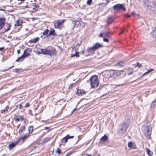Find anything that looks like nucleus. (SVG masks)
<instances>
[{
    "mask_svg": "<svg viewBox=\"0 0 156 156\" xmlns=\"http://www.w3.org/2000/svg\"><path fill=\"white\" fill-rule=\"evenodd\" d=\"M105 0L106 1H107V4L108 3L110 2V1H109V0Z\"/></svg>",
    "mask_w": 156,
    "mask_h": 156,
    "instance_id": "55",
    "label": "nucleus"
},
{
    "mask_svg": "<svg viewBox=\"0 0 156 156\" xmlns=\"http://www.w3.org/2000/svg\"><path fill=\"white\" fill-rule=\"evenodd\" d=\"M156 105L155 100L154 101L151 103V106L152 108H154Z\"/></svg>",
    "mask_w": 156,
    "mask_h": 156,
    "instance_id": "34",
    "label": "nucleus"
},
{
    "mask_svg": "<svg viewBox=\"0 0 156 156\" xmlns=\"http://www.w3.org/2000/svg\"><path fill=\"white\" fill-rule=\"evenodd\" d=\"M19 142H18V141L17 142H16V143H12L11 144H9L8 148L10 150H12V148L14 147Z\"/></svg>",
    "mask_w": 156,
    "mask_h": 156,
    "instance_id": "19",
    "label": "nucleus"
},
{
    "mask_svg": "<svg viewBox=\"0 0 156 156\" xmlns=\"http://www.w3.org/2000/svg\"><path fill=\"white\" fill-rule=\"evenodd\" d=\"M71 20L75 27H79L80 26V21L79 20H73V19H72Z\"/></svg>",
    "mask_w": 156,
    "mask_h": 156,
    "instance_id": "11",
    "label": "nucleus"
},
{
    "mask_svg": "<svg viewBox=\"0 0 156 156\" xmlns=\"http://www.w3.org/2000/svg\"><path fill=\"white\" fill-rule=\"evenodd\" d=\"M113 21V20H112V18L111 17H108L107 21V23H112Z\"/></svg>",
    "mask_w": 156,
    "mask_h": 156,
    "instance_id": "32",
    "label": "nucleus"
},
{
    "mask_svg": "<svg viewBox=\"0 0 156 156\" xmlns=\"http://www.w3.org/2000/svg\"><path fill=\"white\" fill-rule=\"evenodd\" d=\"M48 30L47 29L43 33V35H41V37L43 38H44L46 37H47V35H48Z\"/></svg>",
    "mask_w": 156,
    "mask_h": 156,
    "instance_id": "18",
    "label": "nucleus"
},
{
    "mask_svg": "<svg viewBox=\"0 0 156 156\" xmlns=\"http://www.w3.org/2000/svg\"><path fill=\"white\" fill-rule=\"evenodd\" d=\"M108 139V136L105 135L100 139V142L101 143H103L104 142H106Z\"/></svg>",
    "mask_w": 156,
    "mask_h": 156,
    "instance_id": "17",
    "label": "nucleus"
},
{
    "mask_svg": "<svg viewBox=\"0 0 156 156\" xmlns=\"http://www.w3.org/2000/svg\"><path fill=\"white\" fill-rule=\"evenodd\" d=\"M15 119L16 122L20 121H22L23 120V117L21 115H19L16 116L15 118Z\"/></svg>",
    "mask_w": 156,
    "mask_h": 156,
    "instance_id": "16",
    "label": "nucleus"
},
{
    "mask_svg": "<svg viewBox=\"0 0 156 156\" xmlns=\"http://www.w3.org/2000/svg\"><path fill=\"white\" fill-rule=\"evenodd\" d=\"M39 40V38L38 37H36L35 38L31 39L30 41V42L31 43H36L38 42Z\"/></svg>",
    "mask_w": 156,
    "mask_h": 156,
    "instance_id": "22",
    "label": "nucleus"
},
{
    "mask_svg": "<svg viewBox=\"0 0 156 156\" xmlns=\"http://www.w3.org/2000/svg\"><path fill=\"white\" fill-rule=\"evenodd\" d=\"M151 34L156 38V27L155 28L154 30L151 32Z\"/></svg>",
    "mask_w": 156,
    "mask_h": 156,
    "instance_id": "28",
    "label": "nucleus"
},
{
    "mask_svg": "<svg viewBox=\"0 0 156 156\" xmlns=\"http://www.w3.org/2000/svg\"><path fill=\"white\" fill-rule=\"evenodd\" d=\"M66 136H68L67 137L68 139H72L74 138V136H70L69 135H67Z\"/></svg>",
    "mask_w": 156,
    "mask_h": 156,
    "instance_id": "43",
    "label": "nucleus"
},
{
    "mask_svg": "<svg viewBox=\"0 0 156 156\" xmlns=\"http://www.w3.org/2000/svg\"><path fill=\"white\" fill-rule=\"evenodd\" d=\"M95 50L94 49L93 47L88 48L87 50V51L88 53L92 52L93 51H95Z\"/></svg>",
    "mask_w": 156,
    "mask_h": 156,
    "instance_id": "27",
    "label": "nucleus"
},
{
    "mask_svg": "<svg viewBox=\"0 0 156 156\" xmlns=\"http://www.w3.org/2000/svg\"><path fill=\"white\" fill-rule=\"evenodd\" d=\"M31 51V50L30 48H27L24 50L23 55H24L25 57H26L30 55V52Z\"/></svg>",
    "mask_w": 156,
    "mask_h": 156,
    "instance_id": "8",
    "label": "nucleus"
},
{
    "mask_svg": "<svg viewBox=\"0 0 156 156\" xmlns=\"http://www.w3.org/2000/svg\"><path fill=\"white\" fill-rule=\"evenodd\" d=\"M65 20H58L54 23V26L55 28L59 29L61 28L63 23L65 21Z\"/></svg>",
    "mask_w": 156,
    "mask_h": 156,
    "instance_id": "5",
    "label": "nucleus"
},
{
    "mask_svg": "<svg viewBox=\"0 0 156 156\" xmlns=\"http://www.w3.org/2000/svg\"><path fill=\"white\" fill-rule=\"evenodd\" d=\"M128 147L129 148H131L133 146V143L132 142H129L128 143Z\"/></svg>",
    "mask_w": 156,
    "mask_h": 156,
    "instance_id": "37",
    "label": "nucleus"
},
{
    "mask_svg": "<svg viewBox=\"0 0 156 156\" xmlns=\"http://www.w3.org/2000/svg\"><path fill=\"white\" fill-rule=\"evenodd\" d=\"M136 64H137V65H136V66H139V67H141V64H140L138 62H137Z\"/></svg>",
    "mask_w": 156,
    "mask_h": 156,
    "instance_id": "51",
    "label": "nucleus"
},
{
    "mask_svg": "<svg viewBox=\"0 0 156 156\" xmlns=\"http://www.w3.org/2000/svg\"><path fill=\"white\" fill-rule=\"evenodd\" d=\"M50 138L49 137L45 138L44 140V142H47L50 140Z\"/></svg>",
    "mask_w": 156,
    "mask_h": 156,
    "instance_id": "39",
    "label": "nucleus"
},
{
    "mask_svg": "<svg viewBox=\"0 0 156 156\" xmlns=\"http://www.w3.org/2000/svg\"><path fill=\"white\" fill-rule=\"evenodd\" d=\"M113 9L114 10H125V5L124 4H118L113 7Z\"/></svg>",
    "mask_w": 156,
    "mask_h": 156,
    "instance_id": "4",
    "label": "nucleus"
},
{
    "mask_svg": "<svg viewBox=\"0 0 156 156\" xmlns=\"http://www.w3.org/2000/svg\"><path fill=\"white\" fill-rule=\"evenodd\" d=\"M124 65V63L123 62H120L117 63L116 64V66H119V67L123 66Z\"/></svg>",
    "mask_w": 156,
    "mask_h": 156,
    "instance_id": "30",
    "label": "nucleus"
},
{
    "mask_svg": "<svg viewBox=\"0 0 156 156\" xmlns=\"http://www.w3.org/2000/svg\"><path fill=\"white\" fill-rule=\"evenodd\" d=\"M17 52L18 54H20V49L18 50L17 51Z\"/></svg>",
    "mask_w": 156,
    "mask_h": 156,
    "instance_id": "54",
    "label": "nucleus"
},
{
    "mask_svg": "<svg viewBox=\"0 0 156 156\" xmlns=\"http://www.w3.org/2000/svg\"><path fill=\"white\" fill-rule=\"evenodd\" d=\"M101 92L102 93L103 95H106L107 94V89L106 88H103L101 90Z\"/></svg>",
    "mask_w": 156,
    "mask_h": 156,
    "instance_id": "25",
    "label": "nucleus"
},
{
    "mask_svg": "<svg viewBox=\"0 0 156 156\" xmlns=\"http://www.w3.org/2000/svg\"><path fill=\"white\" fill-rule=\"evenodd\" d=\"M29 106H30L29 104V103H27L25 105V107L27 108V107H29Z\"/></svg>",
    "mask_w": 156,
    "mask_h": 156,
    "instance_id": "50",
    "label": "nucleus"
},
{
    "mask_svg": "<svg viewBox=\"0 0 156 156\" xmlns=\"http://www.w3.org/2000/svg\"><path fill=\"white\" fill-rule=\"evenodd\" d=\"M147 124V139H150L151 134L152 127L150 124Z\"/></svg>",
    "mask_w": 156,
    "mask_h": 156,
    "instance_id": "3",
    "label": "nucleus"
},
{
    "mask_svg": "<svg viewBox=\"0 0 156 156\" xmlns=\"http://www.w3.org/2000/svg\"><path fill=\"white\" fill-rule=\"evenodd\" d=\"M129 124L128 123H124L121 129V130H123L124 134L126 132L127 128H128Z\"/></svg>",
    "mask_w": 156,
    "mask_h": 156,
    "instance_id": "10",
    "label": "nucleus"
},
{
    "mask_svg": "<svg viewBox=\"0 0 156 156\" xmlns=\"http://www.w3.org/2000/svg\"><path fill=\"white\" fill-rule=\"evenodd\" d=\"M92 0H87V4L88 5H90L92 2Z\"/></svg>",
    "mask_w": 156,
    "mask_h": 156,
    "instance_id": "42",
    "label": "nucleus"
},
{
    "mask_svg": "<svg viewBox=\"0 0 156 156\" xmlns=\"http://www.w3.org/2000/svg\"><path fill=\"white\" fill-rule=\"evenodd\" d=\"M82 138V137L80 136H79L78 137V140L76 142V143H77Z\"/></svg>",
    "mask_w": 156,
    "mask_h": 156,
    "instance_id": "47",
    "label": "nucleus"
},
{
    "mask_svg": "<svg viewBox=\"0 0 156 156\" xmlns=\"http://www.w3.org/2000/svg\"><path fill=\"white\" fill-rule=\"evenodd\" d=\"M37 115V113H36V114H35V116H36Z\"/></svg>",
    "mask_w": 156,
    "mask_h": 156,
    "instance_id": "64",
    "label": "nucleus"
},
{
    "mask_svg": "<svg viewBox=\"0 0 156 156\" xmlns=\"http://www.w3.org/2000/svg\"><path fill=\"white\" fill-rule=\"evenodd\" d=\"M67 136H66L65 137H64L62 139V141H63L64 140H65V143H66V142H67V140H68V137H67Z\"/></svg>",
    "mask_w": 156,
    "mask_h": 156,
    "instance_id": "36",
    "label": "nucleus"
},
{
    "mask_svg": "<svg viewBox=\"0 0 156 156\" xmlns=\"http://www.w3.org/2000/svg\"><path fill=\"white\" fill-rule=\"evenodd\" d=\"M77 93L79 95L81 96L85 94L86 92L83 90H78Z\"/></svg>",
    "mask_w": 156,
    "mask_h": 156,
    "instance_id": "21",
    "label": "nucleus"
},
{
    "mask_svg": "<svg viewBox=\"0 0 156 156\" xmlns=\"http://www.w3.org/2000/svg\"><path fill=\"white\" fill-rule=\"evenodd\" d=\"M110 33L107 32H103L101 33L99 36L100 37H109Z\"/></svg>",
    "mask_w": 156,
    "mask_h": 156,
    "instance_id": "12",
    "label": "nucleus"
},
{
    "mask_svg": "<svg viewBox=\"0 0 156 156\" xmlns=\"http://www.w3.org/2000/svg\"><path fill=\"white\" fill-rule=\"evenodd\" d=\"M124 32H125V30H122L121 31V32L120 33H119V34H122Z\"/></svg>",
    "mask_w": 156,
    "mask_h": 156,
    "instance_id": "53",
    "label": "nucleus"
},
{
    "mask_svg": "<svg viewBox=\"0 0 156 156\" xmlns=\"http://www.w3.org/2000/svg\"><path fill=\"white\" fill-rule=\"evenodd\" d=\"M44 129L46 130H47L48 131V132H49L50 131V129L49 127H45L44 128Z\"/></svg>",
    "mask_w": 156,
    "mask_h": 156,
    "instance_id": "49",
    "label": "nucleus"
},
{
    "mask_svg": "<svg viewBox=\"0 0 156 156\" xmlns=\"http://www.w3.org/2000/svg\"><path fill=\"white\" fill-rule=\"evenodd\" d=\"M28 114L31 116L33 115L32 111L31 110H28Z\"/></svg>",
    "mask_w": 156,
    "mask_h": 156,
    "instance_id": "45",
    "label": "nucleus"
},
{
    "mask_svg": "<svg viewBox=\"0 0 156 156\" xmlns=\"http://www.w3.org/2000/svg\"><path fill=\"white\" fill-rule=\"evenodd\" d=\"M4 49V47H1L0 48V51H2Z\"/></svg>",
    "mask_w": 156,
    "mask_h": 156,
    "instance_id": "52",
    "label": "nucleus"
},
{
    "mask_svg": "<svg viewBox=\"0 0 156 156\" xmlns=\"http://www.w3.org/2000/svg\"><path fill=\"white\" fill-rule=\"evenodd\" d=\"M132 70L130 69L128 70V72L127 73V74L128 75H130L132 73Z\"/></svg>",
    "mask_w": 156,
    "mask_h": 156,
    "instance_id": "41",
    "label": "nucleus"
},
{
    "mask_svg": "<svg viewBox=\"0 0 156 156\" xmlns=\"http://www.w3.org/2000/svg\"><path fill=\"white\" fill-rule=\"evenodd\" d=\"M5 18L4 17H0V29H2L5 23Z\"/></svg>",
    "mask_w": 156,
    "mask_h": 156,
    "instance_id": "13",
    "label": "nucleus"
},
{
    "mask_svg": "<svg viewBox=\"0 0 156 156\" xmlns=\"http://www.w3.org/2000/svg\"><path fill=\"white\" fill-rule=\"evenodd\" d=\"M25 130V127L24 126H21L19 131L20 134H21V133L24 132Z\"/></svg>",
    "mask_w": 156,
    "mask_h": 156,
    "instance_id": "26",
    "label": "nucleus"
},
{
    "mask_svg": "<svg viewBox=\"0 0 156 156\" xmlns=\"http://www.w3.org/2000/svg\"><path fill=\"white\" fill-rule=\"evenodd\" d=\"M80 44H77L76 45L74 48L75 49L76 53L74 54H72L71 55V57L76 56L77 57H79V53H81L83 54L84 53V49L83 48L81 51L78 52V49L80 46Z\"/></svg>",
    "mask_w": 156,
    "mask_h": 156,
    "instance_id": "2",
    "label": "nucleus"
},
{
    "mask_svg": "<svg viewBox=\"0 0 156 156\" xmlns=\"http://www.w3.org/2000/svg\"><path fill=\"white\" fill-rule=\"evenodd\" d=\"M90 81L91 86L93 88L98 86L99 81L97 76L94 75L92 76L90 79Z\"/></svg>",
    "mask_w": 156,
    "mask_h": 156,
    "instance_id": "1",
    "label": "nucleus"
},
{
    "mask_svg": "<svg viewBox=\"0 0 156 156\" xmlns=\"http://www.w3.org/2000/svg\"><path fill=\"white\" fill-rule=\"evenodd\" d=\"M38 7V5H36L35 6V7L36 8H37Z\"/></svg>",
    "mask_w": 156,
    "mask_h": 156,
    "instance_id": "59",
    "label": "nucleus"
},
{
    "mask_svg": "<svg viewBox=\"0 0 156 156\" xmlns=\"http://www.w3.org/2000/svg\"><path fill=\"white\" fill-rule=\"evenodd\" d=\"M147 154L149 156H152L153 155V152L150 151V149L147 148Z\"/></svg>",
    "mask_w": 156,
    "mask_h": 156,
    "instance_id": "29",
    "label": "nucleus"
},
{
    "mask_svg": "<svg viewBox=\"0 0 156 156\" xmlns=\"http://www.w3.org/2000/svg\"><path fill=\"white\" fill-rule=\"evenodd\" d=\"M8 108H9V106H7L5 107V108H4V109L1 110V112L2 113H5V112H7Z\"/></svg>",
    "mask_w": 156,
    "mask_h": 156,
    "instance_id": "31",
    "label": "nucleus"
},
{
    "mask_svg": "<svg viewBox=\"0 0 156 156\" xmlns=\"http://www.w3.org/2000/svg\"><path fill=\"white\" fill-rule=\"evenodd\" d=\"M10 27H11V25L10 24H7V28L6 30V31H8L10 29Z\"/></svg>",
    "mask_w": 156,
    "mask_h": 156,
    "instance_id": "40",
    "label": "nucleus"
},
{
    "mask_svg": "<svg viewBox=\"0 0 156 156\" xmlns=\"http://www.w3.org/2000/svg\"><path fill=\"white\" fill-rule=\"evenodd\" d=\"M65 156H69V154H67Z\"/></svg>",
    "mask_w": 156,
    "mask_h": 156,
    "instance_id": "62",
    "label": "nucleus"
},
{
    "mask_svg": "<svg viewBox=\"0 0 156 156\" xmlns=\"http://www.w3.org/2000/svg\"><path fill=\"white\" fill-rule=\"evenodd\" d=\"M103 41L105 42H108L109 41V40L108 38H105V37H104L103 39Z\"/></svg>",
    "mask_w": 156,
    "mask_h": 156,
    "instance_id": "46",
    "label": "nucleus"
},
{
    "mask_svg": "<svg viewBox=\"0 0 156 156\" xmlns=\"http://www.w3.org/2000/svg\"><path fill=\"white\" fill-rule=\"evenodd\" d=\"M93 47L95 50H96L99 48L102 47V46L100 43H97Z\"/></svg>",
    "mask_w": 156,
    "mask_h": 156,
    "instance_id": "20",
    "label": "nucleus"
},
{
    "mask_svg": "<svg viewBox=\"0 0 156 156\" xmlns=\"http://www.w3.org/2000/svg\"><path fill=\"white\" fill-rule=\"evenodd\" d=\"M139 16V13H137L136 12H133L131 13V15H130L128 14H126L124 15L125 16V17H130L131 16Z\"/></svg>",
    "mask_w": 156,
    "mask_h": 156,
    "instance_id": "14",
    "label": "nucleus"
},
{
    "mask_svg": "<svg viewBox=\"0 0 156 156\" xmlns=\"http://www.w3.org/2000/svg\"><path fill=\"white\" fill-rule=\"evenodd\" d=\"M154 70V69H151L148 70V71H147V74L150 73L151 71H153Z\"/></svg>",
    "mask_w": 156,
    "mask_h": 156,
    "instance_id": "48",
    "label": "nucleus"
},
{
    "mask_svg": "<svg viewBox=\"0 0 156 156\" xmlns=\"http://www.w3.org/2000/svg\"><path fill=\"white\" fill-rule=\"evenodd\" d=\"M22 108V106L20 104H18L16 105V109H20Z\"/></svg>",
    "mask_w": 156,
    "mask_h": 156,
    "instance_id": "35",
    "label": "nucleus"
},
{
    "mask_svg": "<svg viewBox=\"0 0 156 156\" xmlns=\"http://www.w3.org/2000/svg\"><path fill=\"white\" fill-rule=\"evenodd\" d=\"M146 74V72H145V73H144V75H145V74Z\"/></svg>",
    "mask_w": 156,
    "mask_h": 156,
    "instance_id": "61",
    "label": "nucleus"
},
{
    "mask_svg": "<svg viewBox=\"0 0 156 156\" xmlns=\"http://www.w3.org/2000/svg\"><path fill=\"white\" fill-rule=\"evenodd\" d=\"M9 12H12V10H11V11H10V10H9Z\"/></svg>",
    "mask_w": 156,
    "mask_h": 156,
    "instance_id": "63",
    "label": "nucleus"
},
{
    "mask_svg": "<svg viewBox=\"0 0 156 156\" xmlns=\"http://www.w3.org/2000/svg\"><path fill=\"white\" fill-rule=\"evenodd\" d=\"M38 53L40 54H47L51 56V51L48 50L47 49H41L40 51L38 52Z\"/></svg>",
    "mask_w": 156,
    "mask_h": 156,
    "instance_id": "6",
    "label": "nucleus"
},
{
    "mask_svg": "<svg viewBox=\"0 0 156 156\" xmlns=\"http://www.w3.org/2000/svg\"><path fill=\"white\" fill-rule=\"evenodd\" d=\"M16 72H19V70L18 69H16Z\"/></svg>",
    "mask_w": 156,
    "mask_h": 156,
    "instance_id": "56",
    "label": "nucleus"
},
{
    "mask_svg": "<svg viewBox=\"0 0 156 156\" xmlns=\"http://www.w3.org/2000/svg\"><path fill=\"white\" fill-rule=\"evenodd\" d=\"M13 67V66H12L11 67H9L8 69L7 70H8V69H11Z\"/></svg>",
    "mask_w": 156,
    "mask_h": 156,
    "instance_id": "57",
    "label": "nucleus"
},
{
    "mask_svg": "<svg viewBox=\"0 0 156 156\" xmlns=\"http://www.w3.org/2000/svg\"><path fill=\"white\" fill-rule=\"evenodd\" d=\"M76 110V108L74 109L72 111V112H73L75 111Z\"/></svg>",
    "mask_w": 156,
    "mask_h": 156,
    "instance_id": "58",
    "label": "nucleus"
},
{
    "mask_svg": "<svg viewBox=\"0 0 156 156\" xmlns=\"http://www.w3.org/2000/svg\"><path fill=\"white\" fill-rule=\"evenodd\" d=\"M28 130L29 131L28 133L29 134L30 133H31L33 131V127L32 126H29L28 127Z\"/></svg>",
    "mask_w": 156,
    "mask_h": 156,
    "instance_id": "33",
    "label": "nucleus"
},
{
    "mask_svg": "<svg viewBox=\"0 0 156 156\" xmlns=\"http://www.w3.org/2000/svg\"><path fill=\"white\" fill-rule=\"evenodd\" d=\"M116 75L118 76H120L121 77H124L126 74L125 72L122 70L116 71Z\"/></svg>",
    "mask_w": 156,
    "mask_h": 156,
    "instance_id": "9",
    "label": "nucleus"
},
{
    "mask_svg": "<svg viewBox=\"0 0 156 156\" xmlns=\"http://www.w3.org/2000/svg\"><path fill=\"white\" fill-rule=\"evenodd\" d=\"M55 30L53 29L51 30L49 34H48V35H47V36H49L50 35H52L53 36H54L56 35V34L55 33Z\"/></svg>",
    "mask_w": 156,
    "mask_h": 156,
    "instance_id": "24",
    "label": "nucleus"
},
{
    "mask_svg": "<svg viewBox=\"0 0 156 156\" xmlns=\"http://www.w3.org/2000/svg\"><path fill=\"white\" fill-rule=\"evenodd\" d=\"M56 152L57 153H58V154H60L61 153V150L59 148H58L57 149L56 151Z\"/></svg>",
    "mask_w": 156,
    "mask_h": 156,
    "instance_id": "38",
    "label": "nucleus"
},
{
    "mask_svg": "<svg viewBox=\"0 0 156 156\" xmlns=\"http://www.w3.org/2000/svg\"><path fill=\"white\" fill-rule=\"evenodd\" d=\"M25 58L24 55L23 54L20 57H19L17 59L16 61L17 62H20L21 61H23L24 58Z\"/></svg>",
    "mask_w": 156,
    "mask_h": 156,
    "instance_id": "23",
    "label": "nucleus"
},
{
    "mask_svg": "<svg viewBox=\"0 0 156 156\" xmlns=\"http://www.w3.org/2000/svg\"><path fill=\"white\" fill-rule=\"evenodd\" d=\"M87 156H92L90 154H87Z\"/></svg>",
    "mask_w": 156,
    "mask_h": 156,
    "instance_id": "60",
    "label": "nucleus"
},
{
    "mask_svg": "<svg viewBox=\"0 0 156 156\" xmlns=\"http://www.w3.org/2000/svg\"><path fill=\"white\" fill-rule=\"evenodd\" d=\"M22 23V21L21 19H18L16 20L14 26H21Z\"/></svg>",
    "mask_w": 156,
    "mask_h": 156,
    "instance_id": "15",
    "label": "nucleus"
},
{
    "mask_svg": "<svg viewBox=\"0 0 156 156\" xmlns=\"http://www.w3.org/2000/svg\"><path fill=\"white\" fill-rule=\"evenodd\" d=\"M25 0H17L18 2H18V4H20L22 3Z\"/></svg>",
    "mask_w": 156,
    "mask_h": 156,
    "instance_id": "44",
    "label": "nucleus"
},
{
    "mask_svg": "<svg viewBox=\"0 0 156 156\" xmlns=\"http://www.w3.org/2000/svg\"><path fill=\"white\" fill-rule=\"evenodd\" d=\"M30 136V134L28 133L25 134L23 136L19 138L18 142H21L22 143H23L24 142V141L26 140Z\"/></svg>",
    "mask_w": 156,
    "mask_h": 156,
    "instance_id": "7",
    "label": "nucleus"
}]
</instances>
